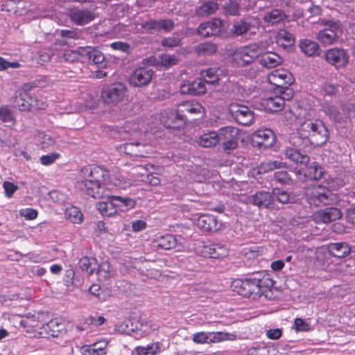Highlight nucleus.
Masks as SVG:
<instances>
[{
  "instance_id": "1",
  "label": "nucleus",
  "mask_w": 355,
  "mask_h": 355,
  "mask_svg": "<svg viewBox=\"0 0 355 355\" xmlns=\"http://www.w3.org/2000/svg\"><path fill=\"white\" fill-rule=\"evenodd\" d=\"M84 180L78 181L76 187L85 195L94 198H106L114 187L123 189L125 183L98 166H87L81 170Z\"/></svg>"
},
{
  "instance_id": "2",
  "label": "nucleus",
  "mask_w": 355,
  "mask_h": 355,
  "mask_svg": "<svg viewBox=\"0 0 355 355\" xmlns=\"http://www.w3.org/2000/svg\"><path fill=\"white\" fill-rule=\"evenodd\" d=\"M263 277L268 275L259 272L254 273L251 277L235 279L232 285L233 291L245 297L256 299L261 295V288L268 286L266 282L269 281V279H265Z\"/></svg>"
},
{
  "instance_id": "3",
  "label": "nucleus",
  "mask_w": 355,
  "mask_h": 355,
  "mask_svg": "<svg viewBox=\"0 0 355 355\" xmlns=\"http://www.w3.org/2000/svg\"><path fill=\"white\" fill-rule=\"evenodd\" d=\"M266 50L264 42H259L236 48L231 55L233 66L242 67L251 64Z\"/></svg>"
},
{
  "instance_id": "4",
  "label": "nucleus",
  "mask_w": 355,
  "mask_h": 355,
  "mask_svg": "<svg viewBox=\"0 0 355 355\" xmlns=\"http://www.w3.org/2000/svg\"><path fill=\"white\" fill-rule=\"evenodd\" d=\"M305 196L311 206L321 207L335 205L338 197L329 189L320 184H311L305 188Z\"/></svg>"
},
{
  "instance_id": "5",
  "label": "nucleus",
  "mask_w": 355,
  "mask_h": 355,
  "mask_svg": "<svg viewBox=\"0 0 355 355\" xmlns=\"http://www.w3.org/2000/svg\"><path fill=\"white\" fill-rule=\"evenodd\" d=\"M285 155L290 160L301 164L298 172L300 174L303 173L305 178L311 180H318L322 178L323 171L318 164L312 162L309 166H307L309 162V157L307 155L293 148H288L285 151Z\"/></svg>"
},
{
  "instance_id": "6",
  "label": "nucleus",
  "mask_w": 355,
  "mask_h": 355,
  "mask_svg": "<svg viewBox=\"0 0 355 355\" xmlns=\"http://www.w3.org/2000/svg\"><path fill=\"white\" fill-rule=\"evenodd\" d=\"M308 116H311L310 113L305 115L304 118L306 119L300 123L298 129L300 135L304 136V137H311L315 139L317 145H323L328 139L327 129L321 121H313L308 119Z\"/></svg>"
},
{
  "instance_id": "7",
  "label": "nucleus",
  "mask_w": 355,
  "mask_h": 355,
  "mask_svg": "<svg viewBox=\"0 0 355 355\" xmlns=\"http://www.w3.org/2000/svg\"><path fill=\"white\" fill-rule=\"evenodd\" d=\"M318 24L325 28L318 33V41L324 46L336 42L338 39V32L341 29L340 21L329 18H320Z\"/></svg>"
},
{
  "instance_id": "8",
  "label": "nucleus",
  "mask_w": 355,
  "mask_h": 355,
  "mask_svg": "<svg viewBox=\"0 0 355 355\" xmlns=\"http://www.w3.org/2000/svg\"><path fill=\"white\" fill-rule=\"evenodd\" d=\"M236 339L235 334L224 331H199L192 336L193 342L198 345L218 343Z\"/></svg>"
},
{
  "instance_id": "9",
  "label": "nucleus",
  "mask_w": 355,
  "mask_h": 355,
  "mask_svg": "<svg viewBox=\"0 0 355 355\" xmlns=\"http://www.w3.org/2000/svg\"><path fill=\"white\" fill-rule=\"evenodd\" d=\"M127 92L125 85L116 83L103 88L101 91V98L107 105H116L121 102Z\"/></svg>"
},
{
  "instance_id": "10",
  "label": "nucleus",
  "mask_w": 355,
  "mask_h": 355,
  "mask_svg": "<svg viewBox=\"0 0 355 355\" xmlns=\"http://www.w3.org/2000/svg\"><path fill=\"white\" fill-rule=\"evenodd\" d=\"M238 129L232 126L220 128V144L226 153H230L238 146Z\"/></svg>"
},
{
  "instance_id": "11",
  "label": "nucleus",
  "mask_w": 355,
  "mask_h": 355,
  "mask_svg": "<svg viewBox=\"0 0 355 355\" xmlns=\"http://www.w3.org/2000/svg\"><path fill=\"white\" fill-rule=\"evenodd\" d=\"M229 112L236 121L243 125H250L254 120V113L248 107L238 103H231Z\"/></svg>"
},
{
  "instance_id": "12",
  "label": "nucleus",
  "mask_w": 355,
  "mask_h": 355,
  "mask_svg": "<svg viewBox=\"0 0 355 355\" xmlns=\"http://www.w3.org/2000/svg\"><path fill=\"white\" fill-rule=\"evenodd\" d=\"M197 250L202 257L211 259H221L228 254L227 248L220 243L203 244Z\"/></svg>"
},
{
  "instance_id": "13",
  "label": "nucleus",
  "mask_w": 355,
  "mask_h": 355,
  "mask_svg": "<svg viewBox=\"0 0 355 355\" xmlns=\"http://www.w3.org/2000/svg\"><path fill=\"white\" fill-rule=\"evenodd\" d=\"M154 71L148 67L135 69L129 78V83L134 87H143L150 83Z\"/></svg>"
},
{
  "instance_id": "14",
  "label": "nucleus",
  "mask_w": 355,
  "mask_h": 355,
  "mask_svg": "<svg viewBox=\"0 0 355 355\" xmlns=\"http://www.w3.org/2000/svg\"><path fill=\"white\" fill-rule=\"evenodd\" d=\"M268 81L277 88H282L285 85L293 83V78L291 73L285 69H278L272 71L268 76Z\"/></svg>"
},
{
  "instance_id": "15",
  "label": "nucleus",
  "mask_w": 355,
  "mask_h": 355,
  "mask_svg": "<svg viewBox=\"0 0 355 355\" xmlns=\"http://www.w3.org/2000/svg\"><path fill=\"white\" fill-rule=\"evenodd\" d=\"M252 142L260 148H268L275 144V136L270 129L258 130L252 135Z\"/></svg>"
},
{
  "instance_id": "16",
  "label": "nucleus",
  "mask_w": 355,
  "mask_h": 355,
  "mask_svg": "<svg viewBox=\"0 0 355 355\" xmlns=\"http://www.w3.org/2000/svg\"><path fill=\"white\" fill-rule=\"evenodd\" d=\"M327 61L337 68L345 66L349 61V56L345 50L339 48H333L326 52Z\"/></svg>"
},
{
  "instance_id": "17",
  "label": "nucleus",
  "mask_w": 355,
  "mask_h": 355,
  "mask_svg": "<svg viewBox=\"0 0 355 355\" xmlns=\"http://www.w3.org/2000/svg\"><path fill=\"white\" fill-rule=\"evenodd\" d=\"M223 26V21L216 18L211 21L200 24L198 28V33L205 37L215 36L220 33Z\"/></svg>"
},
{
  "instance_id": "18",
  "label": "nucleus",
  "mask_w": 355,
  "mask_h": 355,
  "mask_svg": "<svg viewBox=\"0 0 355 355\" xmlns=\"http://www.w3.org/2000/svg\"><path fill=\"white\" fill-rule=\"evenodd\" d=\"M196 225L204 232H216L220 227L217 218L211 214H203L198 217L196 222Z\"/></svg>"
},
{
  "instance_id": "19",
  "label": "nucleus",
  "mask_w": 355,
  "mask_h": 355,
  "mask_svg": "<svg viewBox=\"0 0 355 355\" xmlns=\"http://www.w3.org/2000/svg\"><path fill=\"white\" fill-rule=\"evenodd\" d=\"M203 110L202 105L196 101H184L178 106V116L181 120L187 121V114L191 115L200 114Z\"/></svg>"
},
{
  "instance_id": "20",
  "label": "nucleus",
  "mask_w": 355,
  "mask_h": 355,
  "mask_svg": "<svg viewBox=\"0 0 355 355\" xmlns=\"http://www.w3.org/2000/svg\"><path fill=\"white\" fill-rule=\"evenodd\" d=\"M180 91L182 94H202L206 91L205 82L202 79H196L192 82L184 83L181 85Z\"/></svg>"
},
{
  "instance_id": "21",
  "label": "nucleus",
  "mask_w": 355,
  "mask_h": 355,
  "mask_svg": "<svg viewBox=\"0 0 355 355\" xmlns=\"http://www.w3.org/2000/svg\"><path fill=\"white\" fill-rule=\"evenodd\" d=\"M161 122L167 128L179 129L186 123L178 116V109L164 112L162 115Z\"/></svg>"
},
{
  "instance_id": "22",
  "label": "nucleus",
  "mask_w": 355,
  "mask_h": 355,
  "mask_svg": "<svg viewBox=\"0 0 355 355\" xmlns=\"http://www.w3.org/2000/svg\"><path fill=\"white\" fill-rule=\"evenodd\" d=\"M106 198L112 200V205L115 207L116 213L118 211H127L132 209L136 205L135 200L131 198L111 195V193H109V196H107Z\"/></svg>"
},
{
  "instance_id": "23",
  "label": "nucleus",
  "mask_w": 355,
  "mask_h": 355,
  "mask_svg": "<svg viewBox=\"0 0 355 355\" xmlns=\"http://www.w3.org/2000/svg\"><path fill=\"white\" fill-rule=\"evenodd\" d=\"M220 129L218 131H207L201 134L197 143L203 148H211L220 144Z\"/></svg>"
},
{
  "instance_id": "24",
  "label": "nucleus",
  "mask_w": 355,
  "mask_h": 355,
  "mask_svg": "<svg viewBox=\"0 0 355 355\" xmlns=\"http://www.w3.org/2000/svg\"><path fill=\"white\" fill-rule=\"evenodd\" d=\"M342 216L343 214L339 209L336 207H329L315 214V219L317 222H322L327 224L340 219Z\"/></svg>"
},
{
  "instance_id": "25",
  "label": "nucleus",
  "mask_w": 355,
  "mask_h": 355,
  "mask_svg": "<svg viewBox=\"0 0 355 355\" xmlns=\"http://www.w3.org/2000/svg\"><path fill=\"white\" fill-rule=\"evenodd\" d=\"M261 107L267 112H274L281 110L284 107V100L279 97L277 94H270L266 98H261Z\"/></svg>"
},
{
  "instance_id": "26",
  "label": "nucleus",
  "mask_w": 355,
  "mask_h": 355,
  "mask_svg": "<svg viewBox=\"0 0 355 355\" xmlns=\"http://www.w3.org/2000/svg\"><path fill=\"white\" fill-rule=\"evenodd\" d=\"M248 202L260 208H267L272 205L273 202V196L270 192L260 191L250 196L248 198Z\"/></svg>"
},
{
  "instance_id": "27",
  "label": "nucleus",
  "mask_w": 355,
  "mask_h": 355,
  "mask_svg": "<svg viewBox=\"0 0 355 355\" xmlns=\"http://www.w3.org/2000/svg\"><path fill=\"white\" fill-rule=\"evenodd\" d=\"M69 15L71 19L78 25L86 24L94 19L93 13L87 10L70 9Z\"/></svg>"
},
{
  "instance_id": "28",
  "label": "nucleus",
  "mask_w": 355,
  "mask_h": 355,
  "mask_svg": "<svg viewBox=\"0 0 355 355\" xmlns=\"http://www.w3.org/2000/svg\"><path fill=\"white\" fill-rule=\"evenodd\" d=\"M145 146L141 143H125L121 145L119 150L132 157H145L147 153L144 150Z\"/></svg>"
},
{
  "instance_id": "29",
  "label": "nucleus",
  "mask_w": 355,
  "mask_h": 355,
  "mask_svg": "<svg viewBox=\"0 0 355 355\" xmlns=\"http://www.w3.org/2000/svg\"><path fill=\"white\" fill-rule=\"evenodd\" d=\"M327 248L329 254L337 258L345 257L348 256L352 251L350 245L345 242L329 243L327 245Z\"/></svg>"
},
{
  "instance_id": "30",
  "label": "nucleus",
  "mask_w": 355,
  "mask_h": 355,
  "mask_svg": "<svg viewBox=\"0 0 355 355\" xmlns=\"http://www.w3.org/2000/svg\"><path fill=\"white\" fill-rule=\"evenodd\" d=\"M107 342L105 340H101L94 343L92 345H85L80 349L83 355H104L105 354V347Z\"/></svg>"
},
{
  "instance_id": "31",
  "label": "nucleus",
  "mask_w": 355,
  "mask_h": 355,
  "mask_svg": "<svg viewBox=\"0 0 355 355\" xmlns=\"http://www.w3.org/2000/svg\"><path fill=\"white\" fill-rule=\"evenodd\" d=\"M202 76L205 78V82L210 84H215L227 76V72L224 68L211 67L202 72Z\"/></svg>"
},
{
  "instance_id": "32",
  "label": "nucleus",
  "mask_w": 355,
  "mask_h": 355,
  "mask_svg": "<svg viewBox=\"0 0 355 355\" xmlns=\"http://www.w3.org/2000/svg\"><path fill=\"white\" fill-rule=\"evenodd\" d=\"M136 170L141 176L146 175V181L150 184L156 186L160 183L159 179L152 174L158 170V168H155L154 165L149 164L145 166H137Z\"/></svg>"
},
{
  "instance_id": "33",
  "label": "nucleus",
  "mask_w": 355,
  "mask_h": 355,
  "mask_svg": "<svg viewBox=\"0 0 355 355\" xmlns=\"http://www.w3.org/2000/svg\"><path fill=\"white\" fill-rule=\"evenodd\" d=\"M43 328L46 331L47 335L52 337H58L65 331L64 323L58 318L51 320Z\"/></svg>"
},
{
  "instance_id": "34",
  "label": "nucleus",
  "mask_w": 355,
  "mask_h": 355,
  "mask_svg": "<svg viewBox=\"0 0 355 355\" xmlns=\"http://www.w3.org/2000/svg\"><path fill=\"white\" fill-rule=\"evenodd\" d=\"M133 322V334H135V337H142L148 335L157 328L155 324H152L146 320H137Z\"/></svg>"
},
{
  "instance_id": "35",
  "label": "nucleus",
  "mask_w": 355,
  "mask_h": 355,
  "mask_svg": "<svg viewBox=\"0 0 355 355\" xmlns=\"http://www.w3.org/2000/svg\"><path fill=\"white\" fill-rule=\"evenodd\" d=\"M81 51L84 53V58L92 62L94 64L103 67L105 57L103 54L91 46L82 47Z\"/></svg>"
},
{
  "instance_id": "36",
  "label": "nucleus",
  "mask_w": 355,
  "mask_h": 355,
  "mask_svg": "<svg viewBox=\"0 0 355 355\" xmlns=\"http://www.w3.org/2000/svg\"><path fill=\"white\" fill-rule=\"evenodd\" d=\"M261 54L259 57V64L267 68H272L279 65L282 62L281 57L277 53L272 52H265Z\"/></svg>"
},
{
  "instance_id": "37",
  "label": "nucleus",
  "mask_w": 355,
  "mask_h": 355,
  "mask_svg": "<svg viewBox=\"0 0 355 355\" xmlns=\"http://www.w3.org/2000/svg\"><path fill=\"white\" fill-rule=\"evenodd\" d=\"M253 26L246 20L240 19L235 21L230 29L231 33L234 37L243 36L251 31Z\"/></svg>"
},
{
  "instance_id": "38",
  "label": "nucleus",
  "mask_w": 355,
  "mask_h": 355,
  "mask_svg": "<svg viewBox=\"0 0 355 355\" xmlns=\"http://www.w3.org/2000/svg\"><path fill=\"white\" fill-rule=\"evenodd\" d=\"M298 46L300 50L307 56H315L319 53L318 43L309 39L300 40Z\"/></svg>"
},
{
  "instance_id": "39",
  "label": "nucleus",
  "mask_w": 355,
  "mask_h": 355,
  "mask_svg": "<svg viewBox=\"0 0 355 355\" xmlns=\"http://www.w3.org/2000/svg\"><path fill=\"white\" fill-rule=\"evenodd\" d=\"M33 97L30 93L19 92L15 99V106L21 111H26L31 109Z\"/></svg>"
},
{
  "instance_id": "40",
  "label": "nucleus",
  "mask_w": 355,
  "mask_h": 355,
  "mask_svg": "<svg viewBox=\"0 0 355 355\" xmlns=\"http://www.w3.org/2000/svg\"><path fill=\"white\" fill-rule=\"evenodd\" d=\"M155 246L163 250H171L177 244L176 238L172 234L159 236L155 241Z\"/></svg>"
},
{
  "instance_id": "41",
  "label": "nucleus",
  "mask_w": 355,
  "mask_h": 355,
  "mask_svg": "<svg viewBox=\"0 0 355 355\" xmlns=\"http://www.w3.org/2000/svg\"><path fill=\"white\" fill-rule=\"evenodd\" d=\"M285 18V13L280 9H273L270 11H267L263 16L264 21L271 24L283 21Z\"/></svg>"
},
{
  "instance_id": "42",
  "label": "nucleus",
  "mask_w": 355,
  "mask_h": 355,
  "mask_svg": "<svg viewBox=\"0 0 355 355\" xmlns=\"http://www.w3.org/2000/svg\"><path fill=\"white\" fill-rule=\"evenodd\" d=\"M217 9V3L214 1H207L196 9V15L199 17H207L214 14Z\"/></svg>"
},
{
  "instance_id": "43",
  "label": "nucleus",
  "mask_w": 355,
  "mask_h": 355,
  "mask_svg": "<svg viewBox=\"0 0 355 355\" xmlns=\"http://www.w3.org/2000/svg\"><path fill=\"white\" fill-rule=\"evenodd\" d=\"M82 47L78 50H67L59 57L61 62H73L84 58V53L81 51Z\"/></svg>"
},
{
  "instance_id": "44",
  "label": "nucleus",
  "mask_w": 355,
  "mask_h": 355,
  "mask_svg": "<svg viewBox=\"0 0 355 355\" xmlns=\"http://www.w3.org/2000/svg\"><path fill=\"white\" fill-rule=\"evenodd\" d=\"M293 35L287 31L279 30L276 35L277 43L283 47L291 46L294 43Z\"/></svg>"
},
{
  "instance_id": "45",
  "label": "nucleus",
  "mask_w": 355,
  "mask_h": 355,
  "mask_svg": "<svg viewBox=\"0 0 355 355\" xmlns=\"http://www.w3.org/2000/svg\"><path fill=\"white\" fill-rule=\"evenodd\" d=\"M79 265L82 270L92 275L96 268L97 260L94 257H85L80 259Z\"/></svg>"
},
{
  "instance_id": "46",
  "label": "nucleus",
  "mask_w": 355,
  "mask_h": 355,
  "mask_svg": "<svg viewBox=\"0 0 355 355\" xmlns=\"http://www.w3.org/2000/svg\"><path fill=\"white\" fill-rule=\"evenodd\" d=\"M96 203V208L103 216H111L116 214V208L112 205V200Z\"/></svg>"
},
{
  "instance_id": "47",
  "label": "nucleus",
  "mask_w": 355,
  "mask_h": 355,
  "mask_svg": "<svg viewBox=\"0 0 355 355\" xmlns=\"http://www.w3.org/2000/svg\"><path fill=\"white\" fill-rule=\"evenodd\" d=\"M137 355H156L160 352V346L159 343H153L146 347L139 346L135 348Z\"/></svg>"
},
{
  "instance_id": "48",
  "label": "nucleus",
  "mask_w": 355,
  "mask_h": 355,
  "mask_svg": "<svg viewBox=\"0 0 355 355\" xmlns=\"http://www.w3.org/2000/svg\"><path fill=\"white\" fill-rule=\"evenodd\" d=\"M65 216L73 223L79 224L83 221V214L80 209L74 206H69L65 209Z\"/></svg>"
},
{
  "instance_id": "49",
  "label": "nucleus",
  "mask_w": 355,
  "mask_h": 355,
  "mask_svg": "<svg viewBox=\"0 0 355 355\" xmlns=\"http://www.w3.org/2000/svg\"><path fill=\"white\" fill-rule=\"evenodd\" d=\"M285 163L278 160H267L262 162L259 167V173H266L276 168H284Z\"/></svg>"
},
{
  "instance_id": "50",
  "label": "nucleus",
  "mask_w": 355,
  "mask_h": 355,
  "mask_svg": "<svg viewBox=\"0 0 355 355\" xmlns=\"http://www.w3.org/2000/svg\"><path fill=\"white\" fill-rule=\"evenodd\" d=\"M98 277L101 280H105L114 275V271L110 263L107 261L102 262L98 266L96 272Z\"/></svg>"
},
{
  "instance_id": "51",
  "label": "nucleus",
  "mask_w": 355,
  "mask_h": 355,
  "mask_svg": "<svg viewBox=\"0 0 355 355\" xmlns=\"http://www.w3.org/2000/svg\"><path fill=\"white\" fill-rule=\"evenodd\" d=\"M273 196L279 202L283 204L293 203L295 201V197L293 195L279 189L273 190Z\"/></svg>"
},
{
  "instance_id": "52",
  "label": "nucleus",
  "mask_w": 355,
  "mask_h": 355,
  "mask_svg": "<svg viewBox=\"0 0 355 355\" xmlns=\"http://www.w3.org/2000/svg\"><path fill=\"white\" fill-rule=\"evenodd\" d=\"M36 140L43 149L48 148L55 144V140L52 136L45 132H38L36 135Z\"/></svg>"
},
{
  "instance_id": "53",
  "label": "nucleus",
  "mask_w": 355,
  "mask_h": 355,
  "mask_svg": "<svg viewBox=\"0 0 355 355\" xmlns=\"http://www.w3.org/2000/svg\"><path fill=\"white\" fill-rule=\"evenodd\" d=\"M323 110L335 121L341 123L343 121L344 117L343 114L337 110L336 107L327 104L323 106Z\"/></svg>"
},
{
  "instance_id": "54",
  "label": "nucleus",
  "mask_w": 355,
  "mask_h": 355,
  "mask_svg": "<svg viewBox=\"0 0 355 355\" xmlns=\"http://www.w3.org/2000/svg\"><path fill=\"white\" fill-rule=\"evenodd\" d=\"M323 110L335 121L341 123L343 121L344 117L343 114L337 110L336 107L327 104L323 106Z\"/></svg>"
},
{
  "instance_id": "55",
  "label": "nucleus",
  "mask_w": 355,
  "mask_h": 355,
  "mask_svg": "<svg viewBox=\"0 0 355 355\" xmlns=\"http://www.w3.org/2000/svg\"><path fill=\"white\" fill-rule=\"evenodd\" d=\"M248 355H269L270 349L261 343L254 344L252 347L248 349Z\"/></svg>"
},
{
  "instance_id": "56",
  "label": "nucleus",
  "mask_w": 355,
  "mask_h": 355,
  "mask_svg": "<svg viewBox=\"0 0 355 355\" xmlns=\"http://www.w3.org/2000/svg\"><path fill=\"white\" fill-rule=\"evenodd\" d=\"M159 62L165 68H169L178 62V59L175 55L162 54L159 57Z\"/></svg>"
},
{
  "instance_id": "57",
  "label": "nucleus",
  "mask_w": 355,
  "mask_h": 355,
  "mask_svg": "<svg viewBox=\"0 0 355 355\" xmlns=\"http://www.w3.org/2000/svg\"><path fill=\"white\" fill-rule=\"evenodd\" d=\"M197 51L201 55H212L216 51V46L211 42H203L197 46Z\"/></svg>"
},
{
  "instance_id": "58",
  "label": "nucleus",
  "mask_w": 355,
  "mask_h": 355,
  "mask_svg": "<svg viewBox=\"0 0 355 355\" xmlns=\"http://www.w3.org/2000/svg\"><path fill=\"white\" fill-rule=\"evenodd\" d=\"M293 326L296 331L308 332L311 329L309 323L301 318L295 319Z\"/></svg>"
},
{
  "instance_id": "59",
  "label": "nucleus",
  "mask_w": 355,
  "mask_h": 355,
  "mask_svg": "<svg viewBox=\"0 0 355 355\" xmlns=\"http://www.w3.org/2000/svg\"><path fill=\"white\" fill-rule=\"evenodd\" d=\"M300 132H295L291 135L289 137V143L294 146V148H292L293 149H296L297 150H299V148H300L304 142V139L302 138L303 136H300ZM290 148L289 147H287L286 150Z\"/></svg>"
},
{
  "instance_id": "60",
  "label": "nucleus",
  "mask_w": 355,
  "mask_h": 355,
  "mask_svg": "<svg viewBox=\"0 0 355 355\" xmlns=\"http://www.w3.org/2000/svg\"><path fill=\"white\" fill-rule=\"evenodd\" d=\"M180 37L178 35H173L170 37L164 38L162 41V45L165 47H175L180 44Z\"/></svg>"
},
{
  "instance_id": "61",
  "label": "nucleus",
  "mask_w": 355,
  "mask_h": 355,
  "mask_svg": "<svg viewBox=\"0 0 355 355\" xmlns=\"http://www.w3.org/2000/svg\"><path fill=\"white\" fill-rule=\"evenodd\" d=\"M60 154L58 153H51L47 155H42L40 157V163L44 166H49L55 162L59 157Z\"/></svg>"
},
{
  "instance_id": "62",
  "label": "nucleus",
  "mask_w": 355,
  "mask_h": 355,
  "mask_svg": "<svg viewBox=\"0 0 355 355\" xmlns=\"http://www.w3.org/2000/svg\"><path fill=\"white\" fill-rule=\"evenodd\" d=\"M19 216L24 218L26 220H34L37 218L38 212L36 209L33 208L21 209L19 211Z\"/></svg>"
},
{
  "instance_id": "63",
  "label": "nucleus",
  "mask_w": 355,
  "mask_h": 355,
  "mask_svg": "<svg viewBox=\"0 0 355 355\" xmlns=\"http://www.w3.org/2000/svg\"><path fill=\"white\" fill-rule=\"evenodd\" d=\"M174 27V23L170 19H161L157 21V31H164L168 32Z\"/></svg>"
},
{
  "instance_id": "64",
  "label": "nucleus",
  "mask_w": 355,
  "mask_h": 355,
  "mask_svg": "<svg viewBox=\"0 0 355 355\" xmlns=\"http://www.w3.org/2000/svg\"><path fill=\"white\" fill-rule=\"evenodd\" d=\"M275 179L277 182L282 184H290L291 181V177L288 173L285 171H277L275 173Z\"/></svg>"
}]
</instances>
